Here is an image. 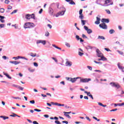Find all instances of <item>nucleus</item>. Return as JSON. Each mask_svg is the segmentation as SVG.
<instances>
[{
    "instance_id": "nucleus-10",
    "label": "nucleus",
    "mask_w": 124,
    "mask_h": 124,
    "mask_svg": "<svg viewBox=\"0 0 124 124\" xmlns=\"http://www.w3.org/2000/svg\"><path fill=\"white\" fill-rule=\"evenodd\" d=\"M77 79H81V78L77 77V78H71V80H70V82H71L72 83H75V82L77 81Z\"/></svg>"
},
{
    "instance_id": "nucleus-46",
    "label": "nucleus",
    "mask_w": 124,
    "mask_h": 124,
    "mask_svg": "<svg viewBox=\"0 0 124 124\" xmlns=\"http://www.w3.org/2000/svg\"><path fill=\"white\" fill-rule=\"evenodd\" d=\"M19 56H17V57H13V59H14V60H15V61H17V60H19Z\"/></svg>"
},
{
    "instance_id": "nucleus-21",
    "label": "nucleus",
    "mask_w": 124,
    "mask_h": 124,
    "mask_svg": "<svg viewBox=\"0 0 124 124\" xmlns=\"http://www.w3.org/2000/svg\"><path fill=\"white\" fill-rule=\"evenodd\" d=\"M25 18L27 20H30L31 19V15L30 14H27L25 15Z\"/></svg>"
},
{
    "instance_id": "nucleus-50",
    "label": "nucleus",
    "mask_w": 124,
    "mask_h": 124,
    "mask_svg": "<svg viewBox=\"0 0 124 124\" xmlns=\"http://www.w3.org/2000/svg\"><path fill=\"white\" fill-rule=\"evenodd\" d=\"M17 88H18V89H19V90H20V91H24V88H23L20 86H18V87Z\"/></svg>"
},
{
    "instance_id": "nucleus-40",
    "label": "nucleus",
    "mask_w": 124,
    "mask_h": 124,
    "mask_svg": "<svg viewBox=\"0 0 124 124\" xmlns=\"http://www.w3.org/2000/svg\"><path fill=\"white\" fill-rule=\"evenodd\" d=\"M16 116H17V114H15V113H13V114L10 115V117H15Z\"/></svg>"
},
{
    "instance_id": "nucleus-31",
    "label": "nucleus",
    "mask_w": 124,
    "mask_h": 124,
    "mask_svg": "<svg viewBox=\"0 0 124 124\" xmlns=\"http://www.w3.org/2000/svg\"><path fill=\"white\" fill-rule=\"evenodd\" d=\"M69 4H71L72 5H75L76 3L74 1H73V0H72L69 2Z\"/></svg>"
},
{
    "instance_id": "nucleus-13",
    "label": "nucleus",
    "mask_w": 124,
    "mask_h": 124,
    "mask_svg": "<svg viewBox=\"0 0 124 124\" xmlns=\"http://www.w3.org/2000/svg\"><path fill=\"white\" fill-rule=\"evenodd\" d=\"M93 48H95L94 46H91L90 45H87L85 46V49L89 51V50H93Z\"/></svg>"
},
{
    "instance_id": "nucleus-27",
    "label": "nucleus",
    "mask_w": 124,
    "mask_h": 124,
    "mask_svg": "<svg viewBox=\"0 0 124 124\" xmlns=\"http://www.w3.org/2000/svg\"><path fill=\"white\" fill-rule=\"evenodd\" d=\"M101 58L102 61H107V58H105L104 56H102L100 57Z\"/></svg>"
},
{
    "instance_id": "nucleus-61",
    "label": "nucleus",
    "mask_w": 124,
    "mask_h": 124,
    "mask_svg": "<svg viewBox=\"0 0 124 124\" xmlns=\"http://www.w3.org/2000/svg\"><path fill=\"white\" fill-rule=\"evenodd\" d=\"M28 70H29L30 72H34V69H31V68H29Z\"/></svg>"
},
{
    "instance_id": "nucleus-47",
    "label": "nucleus",
    "mask_w": 124,
    "mask_h": 124,
    "mask_svg": "<svg viewBox=\"0 0 124 124\" xmlns=\"http://www.w3.org/2000/svg\"><path fill=\"white\" fill-rule=\"evenodd\" d=\"M52 59L54 61V62H58V60L57 59V58L52 57Z\"/></svg>"
},
{
    "instance_id": "nucleus-57",
    "label": "nucleus",
    "mask_w": 124,
    "mask_h": 124,
    "mask_svg": "<svg viewBox=\"0 0 124 124\" xmlns=\"http://www.w3.org/2000/svg\"><path fill=\"white\" fill-rule=\"evenodd\" d=\"M34 111H36V112H41V110L38 109H37V108H35V109H34Z\"/></svg>"
},
{
    "instance_id": "nucleus-17",
    "label": "nucleus",
    "mask_w": 124,
    "mask_h": 124,
    "mask_svg": "<svg viewBox=\"0 0 124 124\" xmlns=\"http://www.w3.org/2000/svg\"><path fill=\"white\" fill-rule=\"evenodd\" d=\"M72 65V62L69 61H66L65 62L66 66H71Z\"/></svg>"
},
{
    "instance_id": "nucleus-3",
    "label": "nucleus",
    "mask_w": 124,
    "mask_h": 124,
    "mask_svg": "<svg viewBox=\"0 0 124 124\" xmlns=\"http://www.w3.org/2000/svg\"><path fill=\"white\" fill-rule=\"evenodd\" d=\"M24 29H31V28H33V23L31 22H26L25 23L24 25Z\"/></svg>"
},
{
    "instance_id": "nucleus-34",
    "label": "nucleus",
    "mask_w": 124,
    "mask_h": 124,
    "mask_svg": "<svg viewBox=\"0 0 124 124\" xmlns=\"http://www.w3.org/2000/svg\"><path fill=\"white\" fill-rule=\"evenodd\" d=\"M35 19V16H34V14H32L31 15V19Z\"/></svg>"
},
{
    "instance_id": "nucleus-22",
    "label": "nucleus",
    "mask_w": 124,
    "mask_h": 124,
    "mask_svg": "<svg viewBox=\"0 0 124 124\" xmlns=\"http://www.w3.org/2000/svg\"><path fill=\"white\" fill-rule=\"evenodd\" d=\"M52 46H53V47H54V48H56V49H58V50H60L61 51L62 50V48L59 47V46H56V45L52 44Z\"/></svg>"
},
{
    "instance_id": "nucleus-48",
    "label": "nucleus",
    "mask_w": 124,
    "mask_h": 124,
    "mask_svg": "<svg viewBox=\"0 0 124 124\" xmlns=\"http://www.w3.org/2000/svg\"><path fill=\"white\" fill-rule=\"evenodd\" d=\"M76 39L77 40H80V36H79V35H77L76 36Z\"/></svg>"
},
{
    "instance_id": "nucleus-15",
    "label": "nucleus",
    "mask_w": 124,
    "mask_h": 124,
    "mask_svg": "<svg viewBox=\"0 0 124 124\" xmlns=\"http://www.w3.org/2000/svg\"><path fill=\"white\" fill-rule=\"evenodd\" d=\"M10 63H13V64H15V65H17V64H19V63H21V62L18 61H10Z\"/></svg>"
},
{
    "instance_id": "nucleus-51",
    "label": "nucleus",
    "mask_w": 124,
    "mask_h": 124,
    "mask_svg": "<svg viewBox=\"0 0 124 124\" xmlns=\"http://www.w3.org/2000/svg\"><path fill=\"white\" fill-rule=\"evenodd\" d=\"M118 110V108L112 109L110 110V112H115Z\"/></svg>"
},
{
    "instance_id": "nucleus-24",
    "label": "nucleus",
    "mask_w": 124,
    "mask_h": 124,
    "mask_svg": "<svg viewBox=\"0 0 124 124\" xmlns=\"http://www.w3.org/2000/svg\"><path fill=\"white\" fill-rule=\"evenodd\" d=\"M110 0H105V4L104 5H107L108 3H110Z\"/></svg>"
},
{
    "instance_id": "nucleus-64",
    "label": "nucleus",
    "mask_w": 124,
    "mask_h": 124,
    "mask_svg": "<svg viewBox=\"0 0 124 124\" xmlns=\"http://www.w3.org/2000/svg\"><path fill=\"white\" fill-rule=\"evenodd\" d=\"M32 123L33 124H39V123H38L37 121H33Z\"/></svg>"
},
{
    "instance_id": "nucleus-6",
    "label": "nucleus",
    "mask_w": 124,
    "mask_h": 124,
    "mask_svg": "<svg viewBox=\"0 0 124 124\" xmlns=\"http://www.w3.org/2000/svg\"><path fill=\"white\" fill-rule=\"evenodd\" d=\"M99 27L103 29V30H107V25L105 23H103L99 25Z\"/></svg>"
},
{
    "instance_id": "nucleus-29",
    "label": "nucleus",
    "mask_w": 124,
    "mask_h": 124,
    "mask_svg": "<svg viewBox=\"0 0 124 124\" xmlns=\"http://www.w3.org/2000/svg\"><path fill=\"white\" fill-rule=\"evenodd\" d=\"M109 32L110 34H112L115 33V30H114L113 29L110 30Z\"/></svg>"
},
{
    "instance_id": "nucleus-30",
    "label": "nucleus",
    "mask_w": 124,
    "mask_h": 124,
    "mask_svg": "<svg viewBox=\"0 0 124 124\" xmlns=\"http://www.w3.org/2000/svg\"><path fill=\"white\" fill-rule=\"evenodd\" d=\"M65 46H66V47H68V48H70V43L65 42Z\"/></svg>"
},
{
    "instance_id": "nucleus-41",
    "label": "nucleus",
    "mask_w": 124,
    "mask_h": 124,
    "mask_svg": "<svg viewBox=\"0 0 124 124\" xmlns=\"http://www.w3.org/2000/svg\"><path fill=\"white\" fill-rule=\"evenodd\" d=\"M30 103H31V104H34V103H35V101H34V100H32L30 101Z\"/></svg>"
},
{
    "instance_id": "nucleus-25",
    "label": "nucleus",
    "mask_w": 124,
    "mask_h": 124,
    "mask_svg": "<svg viewBox=\"0 0 124 124\" xmlns=\"http://www.w3.org/2000/svg\"><path fill=\"white\" fill-rule=\"evenodd\" d=\"M98 105H99L100 106H102V107H107V105H103V104H102V103H101V102H98Z\"/></svg>"
},
{
    "instance_id": "nucleus-55",
    "label": "nucleus",
    "mask_w": 124,
    "mask_h": 124,
    "mask_svg": "<svg viewBox=\"0 0 124 124\" xmlns=\"http://www.w3.org/2000/svg\"><path fill=\"white\" fill-rule=\"evenodd\" d=\"M34 66H35L36 67H37L38 66V64L35 62L33 63Z\"/></svg>"
},
{
    "instance_id": "nucleus-38",
    "label": "nucleus",
    "mask_w": 124,
    "mask_h": 124,
    "mask_svg": "<svg viewBox=\"0 0 124 124\" xmlns=\"http://www.w3.org/2000/svg\"><path fill=\"white\" fill-rule=\"evenodd\" d=\"M12 98H14V99H20L21 100L22 99L19 97H12Z\"/></svg>"
},
{
    "instance_id": "nucleus-14",
    "label": "nucleus",
    "mask_w": 124,
    "mask_h": 124,
    "mask_svg": "<svg viewBox=\"0 0 124 124\" xmlns=\"http://www.w3.org/2000/svg\"><path fill=\"white\" fill-rule=\"evenodd\" d=\"M102 23H107L108 24L109 22H110V20L108 18H102L101 20Z\"/></svg>"
},
{
    "instance_id": "nucleus-42",
    "label": "nucleus",
    "mask_w": 124,
    "mask_h": 124,
    "mask_svg": "<svg viewBox=\"0 0 124 124\" xmlns=\"http://www.w3.org/2000/svg\"><path fill=\"white\" fill-rule=\"evenodd\" d=\"M94 62H95V63L102 64V62H97V61H94Z\"/></svg>"
},
{
    "instance_id": "nucleus-4",
    "label": "nucleus",
    "mask_w": 124,
    "mask_h": 124,
    "mask_svg": "<svg viewBox=\"0 0 124 124\" xmlns=\"http://www.w3.org/2000/svg\"><path fill=\"white\" fill-rule=\"evenodd\" d=\"M90 81H92V79L85 78L80 79V82L81 83H88Z\"/></svg>"
},
{
    "instance_id": "nucleus-35",
    "label": "nucleus",
    "mask_w": 124,
    "mask_h": 124,
    "mask_svg": "<svg viewBox=\"0 0 124 124\" xmlns=\"http://www.w3.org/2000/svg\"><path fill=\"white\" fill-rule=\"evenodd\" d=\"M30 56H31V57H36V53L33 54L32 53H31Z\"/></svg>"
},
{
    "instance_id": "nucleus-53",
    "label": "nucleus",
    "mask_w": 124,
    "mask_h": 124,
    "mask_svg": "<svg viewBox=\"0 0 124 124\" xmlns=\"http://www.w3.org/2000/svg\"><path fill=\"white\" fill-rule=\"evenodd\" d=\"M78 55H79V56H80V57H82V56L83 55H84V53H82V52H80V51H79V52H78Z\"/></svg>"
},
{
    "instance_id": "nucleus-45",
    "label": "nucleus",
    "mask_w": 124,
    "mask_h": 124,
    "mask_svg": "<svg viewBox=\"0 0 124 124\" xmlns=\"http://www.w3.org/2000/svg\"><path fill=\"white\" fill-rule=\"evenodd\" d=\"M82 13H83V10L82 9H80L79 10V15H83Z\"/></svg>"
},
{
    "instance_id": "nucleus-52",
    "label": "nucleus",
    "mask_w": 124,
    "mask_h": 124,
    "mask_svg": "<svg viewBox=\"0 0 124 124\" xmlns=\"http://www.w3.org/2000/svg\"><path fill=\"white\" fill-rule=\"evenodd\" d=\"M0 20H3V19H5V16H0Z\"/></svg>"
},
{
    "instance_id": "nucleus-37",
    "label": "nucleus",
    "mask_w": 124,
    "mask_h": 124,
    "mask_svg": "<svg viewBox=\"0 0 124 124\" xmlns=\"http://www.w3.org/2000/svg\"><path fill=\"white\" fill-rule=\"evenodd\" d=\"M12 87H14V88H18L19 87V85L15 84H12Z\"/></svg>"
},
{
    "instance_id": "nucleus-43",
    "label": "nucleus",
    "mask_w": 124,
    "mask_h": 124,
    "mask_svg": "<svg viewBox=\"0 0 124 124\" xmlns=\"http://www.w3.org/2000/svg\"><path fill=\"white\" fill-rule=\"evenodd\" d=\"M49 34H50L49 33V32L48 31H46L45 33V36L48 37L49 36Z\"/></svg>"
},
{
    "instance_id": "nucleus-12",
    "label": "nucleus",
    "mask_w": 124,
    "mask_h": 124,
    "mask_svg": "<svg viewBox=\"0 0 124 124\" xmlns=\"http://www.w3.org/2000/svg\"><path fill=\"white\" fill-rule=\"evenodd\" d=\"M117 66H118V68H119L120 69V70H121L122 71V72H124V66H122L121 65L120 62L118 63Z\"/></svg>"
},
{
    "instance_id": "nucleus-2",
    "label": "nucleus",
    "mask_w": 124,
    "mask_h": 124,
    "mask_svg": "<svg viewBox=\"0 0 124 124\" xmlns=\"http://www.w3.org/2000/svg\"><path fill=\"white\" fill-rule=\"evenodd\" d=\"M109 85L112 88H115L116 89H117V90H119V89H121V85H120V84L117 82H111L109 83Z\"/></svg>"
},
{
    "instance_id": "nucleus-18",
    "label": "nucleus",
    "mask_w": 124,
    "mask_h": 124,
    "mask_svg": "<svg viewBox=\"0 0 124 124\" xmlns=\"http://www.w3.org/2000/svg\"><path fill=\"white\" fill-rule=\"evenodd\" d=\"M124 103L114 104L115 107H117V106L122 107V106H124Z\"/></svg>"
},
{
    "instance_id": "nucleus-8",
    "label": "nucleus",
    "mask_w": 124,
    "mask_h": 124,
    "mask_svg": "<svg viewBox=\"0 0 124 124\" xmlns=\"http://www.w3.org/2000/svg\"><path fill=\"white\" fill-rule=\"evenodd\" d=\"M95 24L96 25L100 24V15H98V16L96 17V21H95Z\"/></svg>"
},
{
    "instance_id": "nucleus-19",
    "label": "nucleus",
    "mask_w": 124,
    "mask_h": 124,
    "mask_svg": "<svg viewBox=\"0 0 124 124\" xmlns=\"http://www.w3.org/2000/svg\"><path fill=\"white\" fill-rule=\"evenodd\" d=\"M3 74L8 78V79H12V78L10 76H9V75L7 73H5L4 72H3Z\"/></svg>"
},
{
    "instance_id": "nucleus-36",
    "label": "nucleus",
    "mask_w": 124,
    "mask_h": 124,
    "mask_svg": "<svg viewBox=\"0 0 124 124\" xmlns=\"http://www.w3.org/2000/svg\"><path fill=\"white\" fill-rule=\"evenodd\" d=\"M18 12V10H15L13 11V12H12L11 14V15L15 14V13H17V12Z\"/></svg>"
},
{
    "instance_id": "nucleus-5",
    "label": "nucleus",
    "mask_w": 124,
    "mask_h": 124,
    "mask_svg": "<svg viewBox=\"0 0 124 124\" xmlns=\"http://www.w3.org/2000/svg\"><path fill=\"white\" fill-rule=\"evenodd\" d=\"M84 29L85 30V31H87V33L88 34H91V33H93V30H92L91 29H89V28H88L87 26H84Z\"/></svg>"
},
{
    "instance_id": "nucleus-32",
    "label": "nucleus",
    "mask_w": 124,
    "mask_h": 124,
    "mask_svg": "<svg viewBox=\"0 0 124 124\" xmlns=\"http://www.w3.org/2000/svg\"><path fill=\"white\" fill-rule=\"evenodd\" d=\"M81 25L82 26H85L86 25V20H81Z\"/></svg>"
},
{
    "instance_id": "nucleus-28",
    "label": "nucleus",
    "mask_w": 124,
    "mask_h": 124,
    "mask_svg": "<svg viewBox=\"0 0 124 124\" xmlns=\"http://www.w3.org/2000/svg\"><path fill=\"white\" fill-rule=\"evenodd\" d=\"M18 58L22 59L23 60H25L26 61H29V59H28V58H26V57L23 56H19Z\"/></svg>"
},
{
    "instance_id": "nucleus-44",
    "label": "nucleus",
    "mask_w": 124,
    "mask_h": 124,
    "mask_svg": "<svg viewBox=\"0 0 124 124\" xmlns=\"http://www.w3.org/2000/svg\"><path fill=\"white\" fill-rule=\"evenodd\" d=\"M2 59H3V60H8L9 58H8V57H6V56H3Z\"/></svg>"
},
{
    "instance_id": "nucleus-33",
    "label": "nucleus",
    "mask_w": 124,
    "mask_h": 124,
    "mask_svg": "<svg viewBox=\"0 0 124 124\" xmlns=\"http://www.w3.org/2000/svg\"><path fill=\"white\" fill-rule=\"evenodd\" d=\"M4 11H5L4 8H0V13H4Z\"/></svg>"
},
{
    "instance_id": "nucleus-58",
    "label": "nucleus",
    "mask_w": 124,
    "mask_h": 124,
    "mask_svg": "<svg viewBox=\"0 0 124 124\" xmlns=\"http://www.w3.org/2000/svg\"><path fill=\"white\" fill-rule=\"evenodd\" d=\"M106 12L108 14H111V12H110V10H106Z\"/></svg>"
},
{
    "instance_id": "nucleus-20",
    "label": "nucleus",
    "mask_w": 124,
    "mask_h": 124,
    "mask_svg": "<svg viewBox=\"0 0 124 124\" xmlns=\"http://www.w3.org/2000/svg\"><path fill=\"white\" fill-rule=\"evenodd\" d=\"M97 39H101L102 40H105V37L103 36L99 35L97 37Z\"/></svg>"
},
{
    "instance_id": "nucleus-49",
    "label": "nucleus",
    "mask_w": 124,
    "mask_h": 124,
    "mask_svg": "<svg viewBox=\"0 0 124 124\" xmlns=\"http://www.w3.org/2000/svg\"><path fill=\"white\" fill-rule=\"evenodd\" d=\"M87 68H88V69H89V70H91V71L93 70V68L92 67V66H87Z\"/></svg>"
},
{
    "instance_id": "nucleus-54",
    "label": "nucleus",
    "mask_w": 124,
    "mask_h": 124,
    "mask_svg": "<svg viewBox=\"0 0 124 124\" xmlns=\"http://www.w3.org/2000/svg\"><path fill=\"white\" fill-rule=\"evenodd\" d=\"M55 124H62V123H60V122L59 121H58V120L55 121Z\"/></svg>"
},
{
    "instance_id": "nucleus-39",
    "label": "nucleus",
    "mask_w": 124,
    "mask_h": 124,
    "mask_svg": "<svg viewBox=\"0 0 124 124\" xmlns=\"http://www.w3.org/2000/svg\"><path fill=\"white\" fill-rule=\"evenodd\" d=\"M79 19L83 20V19H84V15H80V16H79Z\"/></svg>"
},
{
    "instance_id": "nucleus-23",
    "label": "nucleus",
    "mask_w": 124,
    "mask_h": 124,
    "mask_svg": "<svg viewBox=\"0 0 124 124\" xmlns=\"http://www.w3.org/2000/svg\"><path fill=\"white\" fill-rule=\"evenodd\" d=\"M0 118L3 119V120H7V119H9V117H7V116H0Z\"/></svg>"
},
{
    "instance_id": "nucleus-9",
    "label": "nucleus",
    "mask_w": 124,
    "mask_h": 124,
    "mask_svg": "<svg viewBox=\"0 0 124 124\" xmlns=\"http://www.w3.org/2000/svg\"><path fill=\"white\" fill-rule=\"evenodd\" d=\"M96 52L97 53V56L98 57V58H100V57L103 56L102 53H101V51H100L98 48L96 49Z\"/></svg>"
},
{
    "instance_id": "nucleus-62",
    "label": "nucleus",
    "mask_w": 124,
    "mask_h": 124,
    "mask_svg": "<svg viewBox=\"0 0 124 124\" xmlns=\"http://www.w3.org/2000/svg\"><path fill=\"white\" fill-rule=\"evenodd\" d=\"M85 118L87 120V121H89V122H91V119H90V118L89 117L86 116Z\"/></svg>"
},
{
    "instance_id": "nucleus-59",
    "label": "nucleus",
    "mask_w": 124,
    "mask_h": 124,
    "mask_svg": "<svg viewBox=\"0 0 124 124\" xmlns=\"http://www.w3.org/2000/svg\"><path fill=\"white\" fill-rule=\"evenodd\" d=\"M0 28L1 29H2V28H4V24H0Z\"/></svg>"
},
{
    "instance_id": "nucleus-1",
    "label": "nucleus",
    "mask_w": 124,
    "mask_h": 124,
    "mask_svg": "<svg viewBox=\"0 0 124 124\" xmlns=\"http://www.w3.org/2000/svg\"><path fill=\"white\" fill-rule=\"evenodd\" d=\"M62 10L61 11L59 12L56 14L55 15L56 17H60V16H63L64 15V14L65 13L66 11V9L64 7H62Z\"/></svg>"
},
{
    "instance_id": "nucleus-63",
    "label": "nucleus",
    "mask_w": 124,
    "mask_h": 124,
    "mask_svg": "<svg viewBox=\"0 0 124 124\" xmlns=\"http://www.w3.org/2000/svg\"><path fill=\"white\" fill-rule=\"evenodd\" d=\"M62 124H68V122H67V121H62Z\"/></svg>"
},
{
    "instance_id": "nucleus-11",
    "label": "nucleus",
    "mask_w": 124,
    "mask_h": 124,
    "mask_svg": "<svg viewBox=\"0 0 124 124\" xmlns=\"http://www.w3.org/2000/svg\"><path fill=\"white\" fill-rule=\"evenodd\" d=\"M99 2H100V1H98V0H97L96 1V3L97 4H99V5H101L102 6H109V5H113V3H109V4H108V5H103L102 4H101Z\"/></svg>"
},
{
    "instance_id": "nucleus-26",
    "label": "nucleus",
    "mask_w": 124,
    "mask_h": 124,
    "mask_svg": "<svg viewBox=\"0 0 124 124\" xmlns=\"http://www.w3.org/2000/svg\"><path fill=\"white\" fill-rule=\"evenodd\" d=\"M64 116H65V117H66V118H67L68 119H71V117H70V116H69V114H68V113H64Z\"/></svg>"
},
{
    "instance_id": "nucleus-56",
    "label": "nucleus",
    "mask_w": 124,
    "mask_h": 124,
    "mask_svg": "<svg viewBox=\"0 0 124 124\" xmlns=\"http://www.w3.org/2000/svg\"><path fill=\"white\" fill-rule=\"evenodd\" d=\"M117 52H118L119 54H120V55H124V52L123 51H120L119 50H117Z\"/></svg>"
},
{
    "instance_id": "nucleus-60",
    "label": "nucleus",
    "mask_w": 124,
    "mask_h": 124,
    "mask_svg": "<svg viewBox=\"0 0 124 124\" xmlns=\"http://www.w3.org/2000/svg\"><path fill=\"white\" fill-rule=\"evenodd\" d=\"M82 37L83 38H88V37H87V36H86L85 34H83L82 35Z\"/></svg>"
},
{
    "instance_id": "nucleus-16",
    "label": "nucleus",
    "mask_w": 124,
    "mask_h": 124,
    "mask_svg": "<svg viewBox=\"0 0 124 124\" xmlns=\"http://www.w3.org/2000/svg\"><path fill=\"white\" fill-rule=\"evenodd\" d=\"M48 10L50 15H51V16H53V13H54V10H53V9H52V8L50 7L48 9Z\"/></svg>"
},
{
    "instance_id": "nucleus-7",
    "label": "nucleus",
    "mask_w": 124,
    "mask_h": 124,
    "mask_svg": "<svg viewBox=\"0 0 124 124\" xmlns=\"http://www.w3.org/2000/svg\"><path fill=\"white\" fill-rule=\"evenodd\" d=\"M40 43H42L43 45H46V40H38L36 41V44H39Z\"/></svg>"
}]
</instances>
